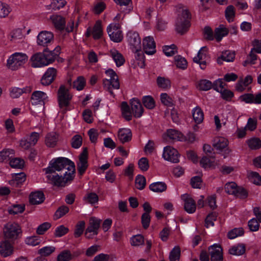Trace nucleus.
<instances>
[{
    "mask_svg": "<svg viewBox=\"0 0 261 261\" xmlns=\"http://www.w3.org/2000/svg\"><path fill=\"white\" fill-rule=\"evenodd\" d=\"M190 18L189 11L187 10H182L181 15L177 18L176 23V30L178 33L182 35L188 31L190 26Z\"/></svg>",
    "mask_w": 261,
    "mask_h": 261,
    "instance_id": "20e7f679",
    "label": "nucleus"
},
{
    "mask_svg": "<svg viewBox=\"0 0 261 261\" xmlns=\"http://www.w3.org/2000/svg\"><path fill=\"white\" fill-rule=\"evenodd\" d=\"M101 23L100 21H97L93 27L92 35L94 39H99L102 35Z\"/></svg>",
    "mask_w": 261,
    "mask_h": 261,
    "instance_id": "c9c22d12",
    "label": "nucleus"
},
{
    "mask_svg": "<svg viewBox=\"0 0 261 261\" xmlns=\"http://www.w3.org/2000/svg\"><path fill=\"white\" fill-rule=\"evenodd\" d=\"M106 73L110 77V79L103 80V87L109 91L112 95H114L113 90L118 89L120 87L118 76L112 69L107 70Z\"/></svg>",
    "mask_w": 261,
    "mask_h": 261,
    "instance_id": "7ed1b4c3",
    "label": "nucleus"
},
{
    "mask_svg": "<svg viewBox=\"0 0 261 261\" xmlns=\"http://www.w3.org/2000/svg\"><path fill=\"white\" fill-rule=\"evenodd\" d=\"M214 83L213 84L208 80H200L198 84V87L199 90L202 91H207L212 88L214 89Z\"/></svg>",
    "mask_w": 261,
    "mask_h": 261,
    "instance_id": "a19ab883",
    "label": "nucleus"
},
{
    "mask_svg": "<svg viewBox=\"0 0 261 261\" xmlns=\"http://www.w3.org/2000/svg\"><path fill=\"white\" fill-rule=\"evenodd\" d=\"M23 160L19 158H14L10 161V165L14 168L21 169L24 166Z\"/></svg>",
    "mask_w": 261,
    "mask_h": 261,
    "instance_id": "13d9d810",
    "label": "nucleus"
},
{
    "mask_svg": "<svg viewBox=\"0 0 261 261\" xmlns=\"http://www.w3.org/2000/svg\"><path fill=\"white\" fill-rule=\"evenodd\" d=\"M175 63L177 68L182 69H185L187 67V61L185 58L181 57L180 56H176L174 58Z\"/></svg>",
    "mask_w": 261,
    "mask_h": 261,
    "instance_id": "09e8293b",
    "label": "nucleus"
},
{
    "mask_svg": "<svg viewBox=\"0 0 261 261\" xmlns=\"http://www.w3.org/2000/svg\"><path fill=\"white\" fill-rule=\"evenodd\" d=\"M228 33V29L224 25L221 24L218 28L215 29L214 37L217 41L219 42L223 37L227 35Z\"/></svg>",
    "mask_w": 261,
    "mask_h": 261,
    "instance_id": "cd10ccee",
    "label": "nucleus"
},
{
    "mask_svg": "<svg viewBox=\"0 0 261 261\" xmlns=\"http://www.w3.org/2000/svg\"><path fill=\"white\" fill-rule=\"evenodd\" d=\"M217 218V214L216 212H213L210 214L205 218V225L206 227L213 226L214 225V222L216 220Z\"/></svg>",
    "mask_w": 261,
    "mask_h": 261,
    "instance_id": "864d4df0",
    "label": "nucleus"
},
{
    "mask_svg": "<svg viewBox=\"0 0 261 261\" xmlns=\"http://www.w3.org/2000/svg\"><path fill=\"white\" fill-rule=\"evenodd\" d=\"M55 250V248L53 246L44 247L38 250V253L42 256H46L51 254Z\"/></svg>",
    "mask_w": 261,
    "mask_h": 261,
    "instance_id": "bf43d9fd",
    "label": "nucleus"
},
{
    "mask_svg": "<svg viewBox=\"0 0 261 261\" xmlns=\"http://www.w3.org/2000/svg\"><path fill=\"white\" fill-rule=\"evenodd\" d=\"M110 55L117 67L121 66L124 63L125 59L124 57L118 50L115 49L111 50L110 51Z\"/></svg>",
    "mask_w": 261,
    "mask_h": 261,
    "instance_id": "c85d7f7f",
    "label": "nucleus"
},
{
    "mask_svg": "<svg viewBox=\"0 0 261 261\" xmlns=\"http://www.w3.org/2000/svg\"><path fill=\"white\" fill-rule=\"evenodd\" d=\"M55 27L60 30H63L65 28L64 18L60 15H53L50 17Z\"/></svg>",
    "mask_w": 261,
    "mask_h": 261,
    "instance_id": "a878e982",
    "label": "nucleus"
},
{
    "mask_svg": "<svg viewBox=\"0 0 261 261\" xmlns=\"http://www.w3.org/2000/svg\"><path fill=\"white\" fill-rule=\"evenodd\" d=\"M225 190L227 193L234 195L242 199L245 198L248 196V193L246 190L242 187H238L234 182L227 183L225 186Z\"/></svg>",
    "mask_w": 261,
    "mask_h": 261,
    "instance_id": "6e6552de",
    "label": "nucleus"
},
{
    "mask_svg": "<svg viewBox=\"0 0 261 261\" xmlns=\"http://www.w3.org/2000/svg\"><path fill=\"white\" fill-rule=\"evenodd\" d=\"M115 3L120 7V10L125 13H128L131 9L129 6L131 4V0H114Z\"/></svg>",
    "mask_w": 261,
    "mask_h": 261,
    "instance_id": "72a5a7b5",
    "label": "nucleus"
},
{
    "mask_svg": "<svg viewBox=\"0 0 261 261\" xmlns=\"http://www.w3.org/2000/svg\"><path fill=\"white\" fill-rule=\"evenodd\" d=\"M72 98V95L69 90L64 85H61L57 92V98L59 106L62 110L63 113L67 111V108L69 106Z\"/></svg>",
    "mask_w": 261,
    "mask_h": 261,
    "instance_id": "f03ea898",
    "label": "nucleus"
},
{
    "mask_svg": "<svg viewBox=\"0 0 261 261\" xmlns=\"http://www.w3.org/2000/svg\"><path fill=\"white\" fill-rule=\"evenodd\" d=\"M69 210V209L68 207L66 205H62L60 206L55 213V219H58L64 216L66 214L68 213Z\"/></svg>",
    "mask_w": 261,
    "mask_h": 261,
    "instance_id": "3c124183",
    "label": "nucleus"
},
{
    "mask_svg": "<svg viewBox=\"0 0 261 261\" xmlns=\"http://www.w3.org/2000/svg\"><path fill=\"white\" fill-rule=\"evenodd\" d=\"M132 111L135 117H140L143 113V108L138 99L133 98L130 102Z\"/></svg>",
    "mask_w": 261,
    "mask_h": 261,
    "instance_id": "412c9836",
    "label": "nucleus"
},
{
    "mask_svg": "<svg viewBox=\"0 0 261 261\" xmlns=\"http://www.w3.org/2000/svg\"><path fill=\"white\" fill-rule=\"evenodd\" d=\"M249 177L250 181L257 185H261V176L255 172H251L249 173Z\"/></svg>",
    "mask_w": 261,
    "mask_h": 261,
    "instance_id": "680f3d73",
    "label": "nucleus"
},
{
    "mask_svg": "<svg viewBox=\"0 0 261 261\" xmlns=\"http://www.w3.org/2000/svg\"><path fill=\"white\" fill-rule=\"evenodd\" d=\"M135 185L139 190H143L146 186V179L143 175H139L135 179Z\"/></svg>",
    "mask_w": 261,
    "mask_h": 261,
    "instance_id": "603ef678",
    "label": "nucleus"
},
{
    "mask_svg": "<svg viewBox=\"0 0 261 261\" xmlns=\"http://www.w3.org/2000/svg\"><path fill=\"white\" fill-rule=\"evenodd\" d=\"M45 170L46 173H53L57 171H63L64 173L67 172V173H70L73 175H74L75 171L74 163L69 159L63 157L52 160L49 167Z\"/></svg>",
    "mask_w": 261,
    "mask_h": 261,
    "instance_id": "f257e3e1",
    "label": "nucleus"
},
{
    "mask_svg": "<svg viewBox=\"0 0 261 261\" xmlns=\"http://www.w3.org/2000/svg\"><path fill=\"white\" fill-rule=\"evenodd\" d=\"M244 233L243 228H236L228 232L227 237L230 239H233L238 236H241Z\"/></svg>",
    "mask_w": 261,
    "mask_h": 261,
    "instance_id": "de8ad7c7",
    "label": "nucleus"
},
{
    "mask_svg": "<svg viewBox=\"0 0 261 261\" xmlns=\"http://www.w3.org/2000/svg\"><path fill=\"white\" fill-rule=\"evenodd\" d=\"M21 232L20 226L15 223H8L5 225L4 228V236L7 239L16 240Z\"/></svg>",
    "mask_w": 261,
    "mask_h": 261,
    "instance_id": "0eeeda50",
    "label": "nucleus"
},
{
    "mask_svg": "<svg viewBox=\"0 0 261 261\" xmlns=\"http://www.w3.org/2000/svg\"><path fill=\"white\" fill-rule=\"evenodd\" d=\"M47 98V94L42 91H34L31 97V101L33 105H37L44 103V101Z\"/></svg>",
    "mask_w": 261,
    "mask_h": 261,
    "instance_id": "b1692460",
    "label": "nucleus"
},
{
    "mask_svg": "<svg viewBox=\"0 0 261 261\" xmlns=\"http://www.w3.org/2000/svg\"><path fill=\"white\" fill-rule=\"evenodd\" d=\"M235 58V54L233 52H231L229 50H226L222 53V55L220 57L217 59V62L218 64H221L222 63V61L226 62H232L233 61Z\"/></svg>",
    "mask_w": 261,
    "mask_h": 261,
    "instance_id": "7c9ffc66",
    "label": "nucleus"
},
{
    "mask_svg": "<svg viewBox=\"0 0 261 261\" xmlns=\"http://www.w3.org/2000/svg\"><path fill=\"white\" fill-rule=\"evenodd\" d=\"M246 246L243 244H240L231 247L229 249V253L234 255H241L245 252Z\"/></svg>",
    "mask_w": 261,
    "mask_h": 261,
    "instance_id": "473e14b6",
    "label": "nucleus"
},
{
    "mask_svg": "<svg viewBox=\"0 0 261 261\" xmlns=\"http://www.w3.org/2000/svg\"><path fill=\"white\" fill-rule=\"evenodd\" d=\"M66 4L65 0H51L50 4L48 5L47 8L49 11L53 12L63 8Z\"/></svg>",
    "mask_w": 261,
    "mask_h": 261,
    "instance_id": "c756f323",
    "label": "nucleus"
},
{
    "mask_svg": "<svg viewBox=\"0 0 261 261\" xmlns=\"http://www.w3.org/2000/svg\"><path fill=\"white\" fill-rule=\"evenodd\" d=\"M144 106L147 109H152L155 107V101L150 96H145L142 98Z\"/></svg>",
    "mask_w": 261,
    "mask_h": 261,
    "instance_id": "8fccbe9b",
    "label": "nucleus"
},
{
    "mask_svg": "<svg viewBox=\"0 0 261 261\" xmlns=\"http://www.w3.org/2000/svg\"><path fill=\"white\" fill-rule=\"evenodd\" d=\"M13 248L8 240L0 243V254L4 257L13 254Z\"/></svg>",
    "mask_w": 261,
    "mask_h": 261,
    "instance_id": "4be33fe9",
    "label": "nucleus"
},
{
    "mask_svg": "<svg viewBox=\"0 0 261 261\" xmlns=\"http://www.w3.org/2000/svg\"><path fill=\"white\" fill-rule=\"evenodd\" d=\"M193 117L195 122L199 124L201 123L203 120V113L201 109L197 107L193 111Z\"/></svg>",
    "mask_w": 261,
    "mask_h": 261,
    "instance_id": "58836bf2",
    "label": "nucleus"
},
{
    "mask_svg": "<svg viewBox=\"0 0 261 261\" xmlns=\"http://www.w3.org/2000/svg\"><path fill=\"white\" fill-rule=\"evenodd\" d=\"M107 32L111 40L120 42L123 39V34L120 30V25L118 23L110 24L107 28Z\"/></svg>",
    "mask_w": 261,
    "mask_h": 261,
    "instance_id": "1a4fd4ad",
    "label": "nucleus"
},
{
    "mask_svg": "<svg viewBox=\"0 0 261 261\" xmlns=\"http://www.w3.org/2000/svg\"><path fill=\"white\" fill-rule=\"evenodd\" d=\"M180 249L179 246H175L170 251L169 259L170 261H179Z\"/></svg>",
    "mask_w": 261,
    "mask_h": 261,
    "instance_id": "ea45409f",
    "label": "nucleus"
},
{
    "mask_svg": "<svg viewBox=\"0 0 261 261\" xmlns=\"http://www.w3.org/2000/svg\"><path fill=\"white\" fill-rule=\"evenodd\" d=\"M143 47L146 54L152 55L156 52L155 43L152 37H146L143 39Z\"/></svg>",
    "mask_w": 261,
    "mask_h": 261,
    "instance_id": "f3484780",
    "label": "nucleus"
},
{
    "mask_svg": "<svg viewBox=\"0 0 261 261\" xmlns=\"http://www.w3.org/2000/svg\"><path fill=\"white\" fill-rule=\"evenodd\" d=\"M224 83L222 79H219L214 82V89L220 92L222 97L225 100H230L233 97V93L224 88Z\"/></svg>",
    "mask_w": 261,
    "mask_h": 261,
    "instance_id": "9b49d317",
    "label": "nucleus"
},
{
    "mask_svg": "<svg viewBox=\"0 0 261 261\" xmlns=\"http://www.w3.org/2000/svg\"><path fill=\"white\" fill-rule=\"evenodd\" d=\"M211 261H223V252L221 247L214 244L208 248Z\"/></svg>",
    "mask_w": 261,
    "mask_h": 261,
    "instance_id": "2eb2a0df",
    "label": "nucleus"
},
{
    "mask_svg": "<svg viewBox=\"0 0 261 261\" xmlns=\"http://www.w3.org/2000/svg\"><path fill=\"white\" fill-rule=\"evenodd\" d=\"M57 74L55 68H49L46 71L41 80V83L44 86H48L55 80Z\"/></svg>",
    "mask_w": 261,
    "mask_h": 261,
    "instance_id": "4468645a",
    "label": "nucleus"
},
{
    "mask_svg": "<svg viewBox=\"0 0 261 261\" xmlns=\"http://www.w3.org/2000/svg\"><path fill=\"white\" fill-rule=\"evenodd\" d=\"M149 189L156 193L163 192L167 189V185L164 182H156L149 186Z\"/></svg>",
    "mask_w": 261,
    "mask_h": 261,
    "instance_id": "f704fd0d",
    "label": "nucleus"
},
{
    "mask_svg": "<svg viewBox=\"0 0 261 261\" xmlns=\"http://www.w3.org/2000/svg\"><path fill=\"white\" fill-rule=\"evenodd\" d=\"M24 210V204H14L8 208V212L10 214L16 215L23 213Z\"/></svg>",
    "mask_w": 261,
    "mask_h": 261,
    "instance_id": "37998d69",
    "label": "nucleus"
},
{
    "mask_svg": "<svg viewBox=\"0 0 261 261\" xmlns=\"http://www.w3.org/2000/svg\"><path fill=\"white\" fill-rule=\"evenodd\" d=\"M181 199L184 201V209L189 214L194 213L196 208L194 200L188 194L181 196Z\"/></svg>",
    "mask_w": 261,
    "mask_h": 261,
    "instance_id": "6ab92c4d",
    "label": "nucleus"
},
{
    "mask_svg": "<svg viewBox=\"0 0 261 261\" xmlns=\"http://www.w3.org/2000/svg\"><path fill=\"white\" fill-rule=\"evenodd\" d=\"M74 258L69 250H64L60 253L57 257L58 261H69Z\"/></svg>",
    "mask_w": 261,
    "mask_h": 261,
    "instance_id": "49530a36",
    "label": "nucleus"
},
{
    "mask_svg": "<svg viewBox=\"0 0 261 261\" xmlns=\"http://www.w3.org/2000/svg\"><path fill=\"white\" fill-rule=\"evenodd\" d=\"M58 141V136L55 133H51L46 137L45 138V144L46 145L50 147H54Z\"/></svg>",
    "mask_w": 261,
    "mask_h": 261,
    "instance_id": "4c0bfd02",
    "label": "nucleus"
},
{
    "mask_svg": "<svg viewBox=\"0 0 261 261\" xmlns=\"http://www.w3.org/2000/svg\"><path fill=\"white\" fill-rule=\"evenodd\" d=\"M46 177L55 186L58 187H65L67 183L72 181L74 175H71L70 173H67V172L64 173V176H59L56 174L55 175L52 173H48Z\"/></svg>",
    "mask_w": 261,
    "mask_h": 261,
    "instance_id": "423d86ee",
    "label": "nucleus"
},
{
    "mask_svg": "<svg viewBox=\"0 0 261 261\" xmlns=\"http://www.w3.org/2000/svg\"><path fill=\"white\" fill-rule=\"evenodd\" d=\"M167 137L172 140H181L182 138V135L177 130L171 129L167 132Z\"/></svg>",
    "mask_w": 261,
    "mask_h": 261,
    "instance_id": "a18cd8bd",
    "label": "nucleus"
},
{
    "mask_svg": "<svg viewBox=\"0 0 261 261\" xmlns=\"http://www.w3.org/2000/svg\"><path fill=\"white\" fill-rule=\"evenodd\" d=\"M14 155V150L12 149H4L0 151V162L8 161Z\"/></svg>",
    "mask_w": 261,
    "mask_h": 261,
    "instance_id": "e433bc0d",
    "label": "nucleus"
},
{
    "mask_svg": "<svg viewBox=\"0 0 261 261\" xmlns=\"http://www.w3.org/2000/svg\"><path fill=\"white\" fill-rule=\"evenodd\" d=\"M163 157L165 160L172 163H176L179 162V154L177 150L170 146L164 148Z\"/></svg>",
    "mask_w": 261,
    "mask_h": 261,
    "instance_id": "f8f14e48",
    "label": "nucleus"
},
{
    "mask_svg": "<svg viewBox=\"0 0 261 261\" xmlns=\"http://www.w3.org/2000/svg\"><path fill=\"white\" fill-rule=\"evenodd\" d=\"M132 137L131 130L128 128H122L118 132L119 139L122 143L130 141Z\"/></svg>",
    "mask_w": 261,
    "mask_h": 261,
    "instance_id": "bb28decb",
    "label": "nucleus"
},
{
    "mask_svg": "<svg viewBox=\"0 0 261 261\" xmlns=\"http://www.w3.org/2000/svg\"><path fill=\"white\" fill-rule=\"evenodd\" d=\"M127 37L133 50L141 49V39L137 33L129 32L127 33Z\"/></svg>",
    "mask_w": 261,
    "mask_h": 261,
    "instance_id": "a211bd4d",
    "label": "nucleus"
},
{
    "mask_svg": "<svg viewBox=\"0 0 261 261\" xmlns=\"http://www.w3.org/2000/svg\"><path fill=\"white\" fill-rule=\"evenodd\" d=\"M163 51L167 56H172L177 53L176 46L174 44L165 46L163 47Z\"/></svg>",
    "mask_w": 261,
    "mask_h": 261,
    "instance_id": "0e129e2a",
    "label": "nucleus"
},
{
    "mask_svg": "<svg viewBox=\"0 0 261 261\" xmlns=\"http://www.w3.org/2000/svg\"><path fill=\"white\" fill-rule=\"evenodd\" d=\"M85 223L83 221H80L76 225V228L74 231V236L75 238H78L82 235L85 228Z\"/></svg>",
    "mask_w": 261,
    "mask_h": 261,
    "instance_id": "e2e57ef3",
    "label": "nucleus"
},
{
    "mask_svg": "<svg viewBox=\"0 0 261 261\" xmlns=\"http://www.w3.org/2000/svg\"><path fill=\"white\" fill-rule=\"evenodd\" d=\"M86 85V80L82 76H79L76 80L73 82V87L77 90H82Z\"/></svg>",
    "mask_w": 261,
    "mask_h": 261,
    "instance_id": "c03bdc74",
    "label": "nucleus"
},
{
    "mask_svg": "<svg viewBox=\"0 0 261 261\" xmlns=\"http://www.w3.org/2000/svg\"><path fill=\"white\" fill-rule=\"evenodd\" d=\"M79 161L77 163V169L81 176L85 172L88 167V151L87 148H85L79 156Z\"/></svg>",
    "mask_w": 261,
    "mask_h": 261,
    "instance_id": "9d476101",
    "label": "nucleus"
},
{
    "mask_svg": "<svg viewBox=\"0 0 261 261\" xmlns=\"http://www.w3.org/2000/svg\"><path fill=\"white\" fill-rule=\"evenodd\" d=\"M228 145V141L223 137H218L214 140L213 146L217 149L221 151Z\"/></svg>",
    "mask_w": 261,
    "mask_h": 261,
    "instance_id": "2f4dec72",
    "label": "nucleus"
},
{
    "mask_svg": "<svg viewBox=\"0 0 261 261\" xmlns=\"http://www.w3.org/2000/svg\"><path fill=\"white\" fill-rule=\"evenodd\" d=\"M235 16L234 8L232 5L228 6L225 10V17L229 22H231L233 20Z\"/></svg>",
    "mask_w": 261,
    "mask_h": 261,
    "instance_id": "5fc2aeb1",
    "label": "nucleus"
},
{
    "mask_svg": "<svg viewBox=\"0 0 261 261\" xmlns=\"http://www.w3.org/2000/svg\"><path fill=\"white\" fill-rule=\"evenodd\" d=\"M28 60V56L23 53H16L8 60L7 65L9 68L15 70L22 66Z\"/></svg>",
    "mask_w": 261,
    "mask_h": 261,
    "instance_id": "39448f33",
    "label": "nucleus"
},
{
    "mask_svg": "<svg viewBox=\"0 0 261 261\" xmlns=\"http://www.w3.org/2000/svg\"><path fill=\"white\" fill-rule=\"evenodd\" d=\"M44 199V195L42 192H33L30 195V202L34 205L42 203Z\"/></svg>",
    "mask_w": 261,
    "mask_h": 261,
    "instance_id": "393cba45",
    "label": "nucleus"
},
{
    "mask_svg": "<svg viewBox=\"0 0 261 261\" xmlns=\"http://www.w3.org/2000/svg\"><path fill=\"white\" fill-rule=\"evenodd\" d=\"M248 226L250 231H256L259 229V224L257 219L253 218L248 222Z\"/></svg>",
    "mask_w": 261,
    "mask_h": 261,
    "instance_id": "338daca9",
    "label": "nucleus"
},
{
    "mask_svg": "<svg viewBox=\"0 0 261 261\" xmlns=\"http://www.w3.org/2000/svg\"><path fill=\"white\" fill-rule=\"evenodd\" d=\"M68 231L67 227L62 225L56 228L54 234L56 237H61L66 234Z\"/></svg>",
    "mask_w": 261,
    "mask_h": 261,
    "instance_id": "69168bd1",
    "label": "nucleus"
},
{
    "mask_svg": "<svg viewBox=\"0 0 261 261\" xmlns=\"http://www.w3.org/2000/svg\"><path fill=\"white\" fill-rule=\"evenodd\" d=\"M150 217L148 213H144L141 217V222L144 229H147L150 224Z\"/></svg>",
    "mask_w": 261,
    "mask_h": 261,
    "instance_id": "774afa93",
    "label": "nucleus"
},
{
    "mask_svg": "<svg viewBox=\"0 0 261 261\" xmlns=\"http://www.w3.org/2000/svg\"><path fill=\"white\" fill-rule=\"evenodd\" d=\"M32 66L35 68L41 67L48 65V62L45 58V55L41 53L34 54L31 58Z\"/></svg>",
    "mask_w": 261,
    "mask_h": 261,
    "instance_id": "ddd939ff",
    "label": "nucleus"
},
{
    "mask_svg": "<svg viewBox=\"0 0 261 261\" xmlns=\"http://www.w3.org/2000/svg\"><path fill=\"white\" fill-rule=\"evenodd\" d=\"M201 166L204 168H210L215 166L214 161L211 160L206 156H203L200 161Z\"/></svg>",
    "mask_w": 261,
    "mask_h": 261,
    "instance_id": "052dcab7",
    "label": "nucleus"
},
{
    "mask_svg": "<svg viewBox=\"0 0 261 261\" xmlns=\"http://www.w3.org/2000/svg\"><path fill=\"white\" fill-rule=\"evenodd\" d=\"M54 40V35L50 32L42 31L37 36V43L39 45L47 46Z\"/></svg>",
    "mask_w": 261,
    "mask_h": 261,
    "instance_id": "dca6fc26",
    "label": "nucleus"
},
{
    "mask_svg": "<svg viewBox=\"0 0 261 261\" xmlns=\"http://www.w3.org/2000/svg\"><path fill=\"white\" fill-rule=\"evenodd\" d=\"M101 220L95 217H92L89 220V225L87 228V232L93 233V235H97L100 227Z\"/></svg>",
    "mask_w": 261,
    "mask_h": 261,
    "instance_id": "5701e85b",
    "label": "nucleus"
},
{
    "mask_svg": "<svg viewBox=\"0 0 261 261\" xmlns=\"http://www.w3.org/2000/svg\"><path fill=\"white\" fill-rule=\"evenodd\" d=\"M131 245L134 246H138L144 244V239L143 236L138 234L131 238Z\"/></svg>",
    "mask_w": 261,
    "mask_h": 261,
    "instance_id": "4d7b16f0",
    "label": "nucleus"
},
{
    "mask_svg": "<svg viewBox=\"0 0 261 261\" xmlns=\"http://www.w3.org/2000/svg\"><path fill=\"white\" fill-rule=\"evenodd\" d=\"M61 47L59 46H56L53 50H49L47 47L44 49L43 52L48 64L54 62L56 58L59 55Z\"/></svg>",
    "mask_w": 261,
    "mask_h": 261,
    "instance_id": "aec40b11",
    "label": "nucleus"
},
{
    "mask_svg": "<svg viewBox=\"0 0 261 261\" xmlns=\"http://www.w3.org/2000/svg\"><path fill=\"white\" fill-rule=\"evenodd\" d=\"M249 147L252 150L258 149L261 147V140L258 138H253L247 141Z\"/></svg>",
    "mask_w": 261,
    "mask_h": 261,
    "instance_id": "79ce46f5",
    "label": "nucleus"
},
{
    "mask_svg": "<svg viewBox=\"0 0 261 261\" xmlns=\"http://www.w3.org/2000/svg\"><path fill=\"white\" fill-rule=\"evenodd\" d=\"M133 51L136 53V59L138 61L137 63L138 65L141 68L144 67L145 66V59L143 52L140 49L138 50Z\"/></svg>",
    "mask_w": 261,
    "mask_h": 261,
    "instance_id": "6e6d98bb",
    "label": "nucleus"
}]
</instances>
